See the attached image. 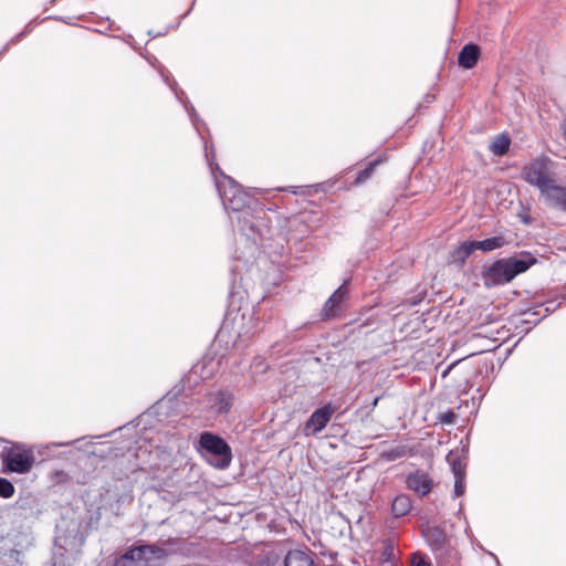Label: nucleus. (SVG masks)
Segmentation results:
<instances>
[{"mask_svg": "<svg viewBox=\"0 0 566 566\" xmlns=\"http://www.w3.org/2000/svg\"><path fill=\"white\" fill-rule=\"evenodd\" d=\"M343 307L335 304L334 300L327 298L322 310V318L323 319H332L335 318L340 312Z\"/></svg>", "mask_w": 566, "mask_h": 566, "instance_id": "obj_24", "label": "nucleus"}, {"mask_svg": "<svg viewBox=\"0 0 566 566\" xmlns=\"http://www.w3.org/2000/svg\"><path fill=\"white\" fill-rule=\"evenodd\" d=\"M114 566H147L143 563L139 564L138 557L133 552V548L125 552L119 558L115 560Z\"/></svg>", "mask_w": 566, "mask_h": 566, "instance_id": "obj_23", "label": "nucleus"}, {"mask_svg": "<svg viewBox=\"0 0 566 566\" xmlns=\"http://www.w3.org/2000/svg\"><path fill=\"white\" fill-rule=\"evenodd\" d=\"M206 149V159L210 167L211 172L214 175L216 171L219 172L220 180L214 176V182L219 196L221 198L222 205L227 211H232L238 213V224L240 230L247 237H250L256 232V221L255 218L250 213L253 210L252 206H258L255 199H253L248 192H245L231 177L223 174L219 167V165L214 161L216 155L214 150L211 147V150L208 151L207 145Z\"/></svg>", "mask_w": 566, "mask_h": 566, "instance_id": "obj_1", "label": "nucleus"}, {"mask_svg": "<svg viewBox=\"0 0 566 566\" xmlns=\"http://www.w3.org/2000/svg\"><path fill=\"white\" fill-rule=\"evenodd\" d=\"M480 57V48L474 43L465 44L458 56V63L463 69L470 70L473 69Z\"/></svg>", "mask_w": 566, "mask_h": 566, "instance_id": "obj_12", "label": "nucleus"}, {"mask_svg": "<svg viewBox=\"0 0 566 566\" xmlns=\"http://www.w3.org/2000/svg\"><path fill=\"white\" fill-rule=\"evenodd\" d=\"M210 409L218 415H227L234 402L233 394L228 389H219L207 395Z\"/></svg>", "mask_w": 566, "mask_h": 566, "instance_id": "obj_7", "label": "nucleus"}, {"mask_svg": "<svg viewBox=\"0 0 566 566\" xmlns=\"http://www.w3.org/2000/svg\"><path fill=\"white\" fill-rule=\"evenodd\" d=\"M476 250L474 241H464L450 253V261L452 263L462 265L467 259Z\"/></svg>", "mask_w": 566, "mask_h": 566, "instance_id": "obj_15", "label": "nucleus"}, {"mask_svg": "<svg viewBox=\"0 0 566 566\" xmlns=\"http://www.w3.org/2000/svg\"><path fill=\"white\" fill-rule=\"evenodd\" d=\"M411 566H431V563L423 554L416 552L411 555Z\"/></svg>", "mask_w": 566, "mask_h": 566, "instance_id": "obj_30", "label": "nucleus"}, {"mask_svg": "<svg viewBox=\"0 0 566 566\" xmlns=\"http://www.w3.org/2000/svg\"><path fill=\"white\" fill-rule=\"evenodd\" d=\"M457 415L452 410L442 412L439 420L443 424H452L455 421Z\"/></svg>", "mask_w": 566, "mask_h": 566, "instance_id": "obj_31", "label": "nucleus"}, {"mask_svg": "<svg viewBox=\"0 0 566 566\" xmlns=\"http://www.w3.org/2000/svg\"><path fill=\"white\" fill-rule=\"evenodd\" d=\"M348 284L349 280H345L343 284L336 291H334V293L328 298L334 300L335 304L342 306L348 296Z\"/></svg>", "mask_w": 566, "mask_h": 566, "instance_id": "obj_25", "label": "nucleus"}, {"mask_svg": "<svg viewBox=\"0 0 566 566\" xmlns=\"http://www.w3.org/2000/svg\"><path fill=\"white\" fill-rule=\"evenodd\" d=\"M476 250H481L483 252H490L496 249H500L505 245L506 241L502 235L486 238L481 241H474Z\"/></svg>", "mask_w": 566, "mask_h": 566, "instance_id": "obj_20", "label": "nucleus"}, {"mask_svg": "<svg viewBox=\"0 0 566 566\" xmlns=\"http://www.w3.org/2000/svg\"><path fill=\"white\" fill-rule=\"evenodd\" d=\"M378 164H379L378 159L369 163L361 171L358 172L354 184L359 185V184H363L366 180H368L371 177V175L374 174L375 168Z\"/></svg>", "mask_w": 566, "mask_h": 566, "instance_id": "obj_27", "label": "nucleus"}, {"mask_svg": "<svg viewBox=\"0 0 566 566\" xmlns=\"http://www.w3.org/2000/svg\"><path fill=\"white\" fill-rule=\"evenodd\" d=\"M412 509L411 499L407 494H399L391 502V513L394 517L406 516Z\"/></svg>", "mask_w": 566, "mask_h": 566, "instance_id": "obj_16", "label": "nucleus"}, {"mask_svg": "<svg viewBox=\"0 0 566 566\" xmlns=\"http://www.w3.org/2000/svg\"><path fill=\"white\" fill-rule=\"evenodd\" d=\"M336 408L331 402L316 409L305 423V429L313 436L319 433L328 423Z\"/></svg>", "mask_w": 566, "mask_h": 566, "instance_id": "obj_6", "label": "nucleus"}, {"mask_svg": "<svg viewBox=\"0 0 566 566\" xmlns=\"http://www.w3.org/2000/svg\"><path fill=\"white\" fill-rule=\"evenodd\" d=\"M176 548H170L169 551L160 547L155 544H145L133 547V552H135V555L139 559V564L143 563L144 565L148 566V562L151 559H164L166 558L170 553L176 552Z\"/></svg>", "mask_w": 566, "mask_h": 566, "instance_id": "obj_10", "label": "nucleus"}, {"mask_svg": "<svg viewBox=\"0 0 566 566\" xmlns=\"http://www.w3.org/2000/svg\"><path fill=\"white\" fill-rule=\"evenodd\" d=\"M406 485L410 491L423 497L431 492L433 481L427 472L417 470L407 475Z\"/></svg>", "mask_w": 566, "mask_h": 566, "instance_id": "obj_8", "label": "nucleus"}, {"mask_svg": "<svg viewBox=\"0 0 566 566\" xmlns=\"http://www.w3.org/2000/svg\"><path fill=\"white\" fill-rule=\"evenodd\" d=\"M167 544H169V545L174 546V545H176V544H177V541H176V539H174V538H169V539L167 541Z\"/></svg>", "mask_w": 566, "mask_h": 566, "instance_id": "obj_36", "label": "nucleus"}, {"mask_svg": "<svg viewBox=\"0 0 566 566\" xmlns=\"http://www.w3.org/2000/svg\"><path fill=\"white\" fill-rule=\"evenodd\" d=\"M413 454V449L407 444H397L381 452V457L386 461H396L405 457H412Z\"/></svg>", "mask_w": 566, "mask_h": 566, "instance_id": "obj_17", "label": "nucleus"}, {"mask_svg": "<svg viewBox=\"0 0 566 566\" xmlns=\"http://www.w3.org/2000/svg\"><path fill=\"white\" fill-rule=\"evenodd\" d=\"M447 460L449 461V463L451 465L454 478H457L459 474L461 476H465L464 465L462 464L461 460L458 458L457 454H454L453 452H450L447 455Z\"/></svg>", "mask_w": 566, "mask_h": 566, "instance_id": "obj_26", "label": "nucleus"}, {"mask_svg": "<svg viewBox=\"0 0 566 566\" xmlns=\"http://www.w3.org/2000/svg\"><path fill=\"white\" fill-rule=\"evenodd\" d=\"M284 566H316L312 556L301 549L289 551L284 558Z\"/></svg>", "mask_w": 566, "mask_h": 566, "instance_id": "obj_14", "label": "nucleus"}, {"mask_svg": "<svg viewBox=\"0 0 566 566\" xmlns=\"http://www.w3.org/2000/svg\"><path fill=\"white\" fill-rule=\"evenodd\" d=\"M511 140L506 135H499L491 144L490 149L494 155L503 156L510 149Z\"/></svg>", "mask_w": 566, "mask_h": 566, "instance_id": "obj_22", "label": "nucleus"}, {"mask_svg": "<svg viewBox=\"0 0 566 566\" xmlns=\"http://www.w3.org/2000/svg\"><path fill=\"white\" fill-rule=\"evenodd\" d=\"M382 551L380 554V559L382 563H392L398 558L396 543L391 537L385 538L382 541Z\"/></svg>", "mask_w": 566, "mask_h": 566, "instance_id": "obj_21", "label": "nucleus"}, {"mask_svg": "<svg viewBox=\"0 0 566 566\" xmlns=\"http://www.w3.org/2000/svg\"><path fill=\"white\" fill-rule=\"evenodd\" d=\"M437 566H459L458 553L450 546L433 553Z\"/></svg>", "mask_w": 566, "mask_h": 566, "instance_id": "obj_18", "label": "nucleus"}, {"mask_svg": "<svg viewBox=\"0 0 566 566\" xmlns=\"http://www.w3.org/2000/svg\"><path fill=\"white\" fill-rule=\"evenodd\" d=\"M198 119V117L196 118V120ZM196 127V130H199V127H197V124L193 125Z\"/></svg>", "mask_w": 566, "mask_h": 566, "instance_id": "obj_38", "label": "nucleus"}, {"mask_svg": "<svg viewBox=\"0 0 566 566\" xmlns=\"http://www.w3.org/2000/svg\"><path fill=\"white\" fill-rule=\"evenodd\" d=\"M2 460L9 471L19 474L28 473L34 464V455L32 451L27 450L21 452L9 450L2 455Z\"/></svg>", "mask_w": 566, "mask_h": 566, "instance_id": "obj_5", "label": "nucleus"}, {"mask_svg": "<svg viewBox=\"0 0 566 566\" xmlns=\"http://www.w3.org/2000/svg\"><path fill=\"white\" fill-rule=\"evenodd\" d=\"M14 494V485L6 478H0V496L10 499Z\"/></svg>", "mask_w": 566, "mask_h": 566, "instance_id": "obj_28", "label": "nucleus"}, {"mask_svg": "<svg viewBox=\"0 0 566 566\" xmlns=\"http://www.w3.org/2000/svg\"><path fill=\"white\" fill-rule=\"evenodd\" d=\"M379 399H380L379 397H376V398L373 400L371 406H373V407H376V406H377V403H378V401H379Z\"/></svg>", "mask_w": 566, "mask_h": 566, "instance_id": "obj_37", "label": "nucleus"}, {"mask_svg": "<svg viewBox=\"0 0 566 566\" xmlns=\"http://www.w3.org/2000/svg\"><path fill=\"white\" fill-rule=\"evenodd\" d=\"M165 33H166V32H163V33H161V32H159V33L154 34V32H151V31H149V32H148V34H149L151 38H156V36H158V35H163V34H165Z\"/></svg>", "mask_w": 566, "mask_h": 566, "instance_id": "obj_34", "label": "nucleus"}, {"mask_svg": "<svg viewBox=\"0 0 566 566\" xmlns=\"http://www.w3.org/2000/svg\"><path fill=\"white\" fill-rule=\"evenodd\" d=\"M21 565V551L4 547L0 544V566Z\"/></svg>", "mask_w": 566, "mask_h": 566, "instance_id": "obj_19", "label": "nucleus"}, {"mask_svg": "<svg viewBox=\"0 0 566 566\" xmlns=\"http://www.w3.org/2000/svg\"><path fill=\"white\" fill-rule=\"evenodd\" d=\"M555 168V161L546 155H541L524 165L521 170V178L542 195L557 180Z\"/></svg>", "mask_w": 566, "mask_h": 566, "instance_id": "obj_3", "label": "nucleus"}, {"mask_svg": "<svg viewBox=\"0 0 566 566\" xmlns=\"http://www.w3.org/2000/svg\"><path fill=\"white\" fill-rule=\"evenodd\" d=\"M199 447L203 451L206 461L219 470L228 469L232 461L230 446L219 436L211 432H202L199 438Z\"/></svg>", "mask_w": 566, "mask_h": 566, "instance_id": "obj_4", "label": "nucleus"}, {"mask_svg": "<svg viewBox=\"0 0 566 566\" xmlns=\"http://www.w3.org/2000/svg\"><path fill=\"white\" fill-rule=\"evenodd\" d=\"M541 197L548 207L566 213V186L558 184V180L549 186Z\"/></svg>", "mask_w": 566, "mask_h": 566, "instance_id": "obj_9", "label": "nucleus"}, {"mask_svg": "<svg viewBox=\"0 0 566 566\" xmlns=\"http://www.w3.org/2000/svg\"><path fill=\"white\" fill-rule=\"evenodd\" d=\"M161 76L164 77V81L166 84L170 87V90L175 93L176 97L179 99V102L184 105L185 111L188 113L191 122L193 125H196V118L198 117V114L190 103V101L187 98L184 91L177 90V82L170 81L167 75H165L164 71L160 72Z\"/></svg>", "mask_w": 566, "mask_h": 566, "instance_id": "obj_13", "label": "nucleus"}, {"mask_svg": "<svg viewBox=\"0 0 566 566\" xmlns=\"http://www.w3.org/2000/svg\"><path fill=\"white\" fill-rule=\"evenodd\" d=\"M465 491V476H461L460 474L454 478V496H461Z\"/></svg>", "mask_w": 566, "mask_h": 566, "instance_id": "obj_29", "label": "nucleus"}, {"mask_svg": "<svg viewBox=\"0 0 566 566\" xmlns=\"http://www.w3.org/2000/svg\"><path fill=\"white\" fill-rule=\"evenodd\" d=\"M29 504V497H25V499H19L17 502H15V509L17 510H25L27 506Z\"/></svg>", "mask_w": 566, "mask_h": 566, "instance_id": "obj_32", "label": "nucleus"}, {"mask_svg": "<svg viewBox=\"0 0 566 566\" xmlns=\"http://www.w3.org/2000/svg\"><path fill=\"white\" fill-rule=\"evenodd\" d=\"M409 302H410L411 305H417V304H419L421 302V297L411 298Z\"/></svg>", "mask_w": 566, "mask_h": 566, "instance_id": "obj_33", "label": "nucleus"}, {"mask_svg": "<svg viewBox=\"0 0 566 566\" xmlns=\"http://www.w3.org/2000/svg\"><path fill=\"white\" fill-rule=\"evenodd\" d=\"M72 443H73V441L72 442H60V443H54V446L62 447V446H70Z\"/></svg>", "mask_w": 566, "mask_h": 566, "instance_id": "obj_35", "label": "nucleus"}, {"mask_svg": "<svg viewBox=\"0 0 566 566\" xmlns=\"http://www.w3.org/2000/svg\"><path fill=\"white\" fill-rule=\"evenodd\" d=\"M535 262L536 259L532 256L500 259L482 271L484 285L493 287L506 284L516 275L526 272Z\"/></svg>", "mask_w": 566, "mask_h": 566, "instance_id": "obj_2", "label": "nucleus"}, {"mask_svg": "<svg viewBox=\"0 0 566 566\" xmlns=\"http://www.w3.org/2000/svg\"><path fill=\"white\" fill-rule=\"evenodd\" d=\"M423 535L432 553H437L450 546L446 532L439 526L428 527L423 532Z\"/></svg>", "mask_w": 566, "mask_h": 566, "instance_id": "obj_11", "label": "nucleus"}]
</instances>
